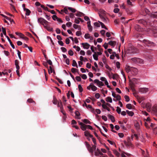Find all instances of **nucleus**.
<instances>
[{
    "instance_id": "nucleus-8",
    "label": "nucleus",
    "mask_w": 157,
    "mask_h": 157,
    "mask_svg": "<svg viewBox=\"0 0 157 157\" xmlns=\"http://www.w3.org/2000/svg\"><path fill=\"white\" fill-rule=\"evenodd\" d=\"M85 143L88 150L90 152L93 153V150H92V148L90 145L86 141H85Z\"/></svg>"
},
{
    "instance_id": "nucleus-45",
    "label": "nucleus",
    "mask_w": 157,
    "mask_h": 157,
    "mask_svg": "<svg viewBox=\"0 0 157 157\" xmlns=\"http://www.w3.org/2000/svg\"><path fill=\"white\" fill-rule=\"evenodd\" d=\"M98 86L100 87V86H104V84L102 82L99 81L98 84Z\"/></svg>"
},
{
    "instance_id": "nucleus-13",
    "label": "nucleus",
    "mask_w": 157,
    "mask_h": 157,
    "mask_svg": "<svg viewBox=\"0 0 157 157\" xmlns=\"http://www.w3.org/2000/svg\"><path fill=\"white\" fill-rule=\"evenodd\" d=\"M81 44L83 46V47L84 48L88 49L89 48L90 45L88 43H82Z\"/></svg>"
},
{
    "instance_id": "nucleus-49",
    "label": "nucleus",
    "mask_w": 157,
    "mask_h": 157,
    "mask_svg": "<svg viewBox=\"0 0 157 157\" xmlns=\"http://www.w3.org/2000/svg\"><path fill=\"white\" fill-rule=\"evenodd\" d=\"M68 8L67 7H65L64 8V12L66 14H69L68 11L67 10Z\"/></svg>"
},
{
    "instance_id": "nucleus-22",
    "label": "nucleus",
    "mask_w": 157,
    "mask_h": 157,
    "mask_svg": "<svg viewBox=\"0 0 157 157\" xmlns=\"http://www.w3.org/2000/svg\"><path fill=\"white\" fill-rule=\"evenodd\" d=\"M108 44L113 46L114 47L116 44V42L115 41H110L109 42Z\"/></svg>"
},
{
    "instance_id": "nucleus-27",
    "label": "nucleus",
    "mask_w": 157,
    "mask_h": 157,
    "mask_svg": "<svg viewBox=\"0 0 157 157\" xmlns=\"http://www.w3.org/2000/svg\"><path fill=\"white\" fill-rule=\"evenodd\" d=\"M151 104L150 103H146L145 105V107L147 108V109H151Z\"/></svg>"
},
{
    "instance_id": "nucleus-43",
    "label": "nucleus",
    "mask_w": 157,
    "mask_h": 157,
    "mask_svg": "<svg viewBox=\"0 0 157 157\" xmlns=\"http://www.w3.org/2000/svg\"><path fill=\"white\" fill-rule=\"evenodd\" d=\"M135 126L136 128L138 129L139 128L140 125L139 123L138 122H136L135 123Z\"/></svg>"
},
{
    "instance_id": "nucleus-33",
    "label": "nucleus",
    "mask_w": 157,
    "mask_h": 157,
    "mask_svg": "<svg viewBox=\"0 0 157 157\" xmlns=\"http://www.w3.org/2000/svg\"><path fill=\"white\" fill-rule=\"evenodd\" d=\"M82 121L85 124H91V122L88 120L85 119L82 120Z\"/></svg>"
},
{
    "instance_id": "nucleus-59",
    "label": "nucleus",
    "mask_w": 157,
    "mask_h": 157,
    "mask_svg": "<svg viewBox=\"0 0 157 157\" xmlns=\"http://www.w3.org/2000/svg\"><path fill=\"white\" fill-rule=\"evenodd\" d=\"M76 35L78 36H79L82 34L81 32L80 31H78L76 32Z\"/></svg>"
},
{
    "instance_id": "nucleus-39",
    "label": "nucleus",
    "mask_w": 157,
    "mask_h": 157,
    "mask_svg": "<svg viewBox=\"0 0 157 157\" xmlns=\"http://www.w3.org/2000/svg\"><path fill=\"white\" fill-rule=\"evenodd\" d=\"M48 72L49 74H50L51 73L53 72V69L52 66L49 67V69H48Z\"/></svg>"
},
{
    "instance_id": "nucleus-7",
    "label": "nucleus",
    "mask_w": 157,
    "mask_h": 157,
    "mask_svg": "<svg viewBox=\"0 0 157 157\" xmlns=\"http://www.w3.org/2000/svg\"><path fill=\"white\" fill-rule=\"evenodd\" d=\"M85 143L88 150L90 152L93 153V150H92V148L90 145L86 141H85Z\"/></svg>"
},
{
    "instance_id": "nucleus-51",
    "label": "nucleus",
    "mask_w": 157,
    "mask_h": 157,
    "mask_svg": "<svg viewBox=\"0 0 157 157\" xmlns=\"http://www.w3.org/2000/svg\"><path fill=\"white\" fill-rule=\"evenodd\" d=\"M117 108L116 111L118 114H120L121 112V109L119 107H117Z\"/></svg>"
},
{
    "instance_id": "nucleus-52",
    "label": "nucleus",
    "mask_w": 157,
    "mask_h": 157,
    "mask_svg": "<svg viewBox=\"0 0 157 157\" xmlns=\"http://www.w3.org/2000/svg\"><path fill=\"white\" fill-rule=\"evenodd\" d=\"M78 70L74 68H72L71 69V72L73 73H75L76 71L77 72Z\"/></svg>"
},
{
    "instance_id": "nucleus-60",
    "label": "nucleus",
    "mask_w": 157,
    "mask_h": 157,
    "mask_svg": "<svg viewBox=\"0 0 157 157\" xmlns=\"http://www.w3.org/2000/svg\"><path fill=\"white\" fill-rule=\"evenodd\" d=\"M11 6L10 8H11V10L13 11H16V10L14 6L12 5H11Z\"/></svg>"
},
{
    "instance_id": "nucleus-62",
    "label": "nucleus",
    "mask_w": 157,
    "mask_h": 157,
    "mask_svg": "<svg viewBox=\"0 0 157 157\" xmlns=\"http://www.w3.org/2000/svg\"><path fill=\"white\" fill-rule=\"evenodd\" d=\"M116 98L118 101H120L121 99V97L119 95H117Z\"/></svg>"
},
{
    "instance_id": "nucleus-26",
    "label": "nucleus",
    "mask_w": 157,
    "mask_h": 157,
    "mask_svg": "<svg viewBox=\"0 0 157 157\" xmlns=\"http://www.w3.org/2000/svg\"><path fill=\"white\" fill-rule=\"evenodd\" d=\"M93 57L94 59L96 60H98V55L97 54L96 52H94V54L93 55Z\"/></svg>"
},
{
    "instance_id": "nucleus-46",
    "label": "nucleus",
    "mask_w": 157,
    "mask_h": 157,
    "mask_svg": "<svg viewBox=\"0 0 157 157\" xmlns=\"http://www.w3.org/2000/svg\"><path fill=\"white\" fill-rule=\"evenodd\" d=\"M147 59L150 62L153 61L152 57L151 56H149L147 57Z\"/></svg>"
},
{
    "instance_id": "nucleus-14",
    "label": "nucleus",
    "mask_w": 157,
    "mask_h": 157,
    "mask_svg": "<svg viewBox=\"0 0 157 157\" xmlns=\"http://www.w3.org/2000/svg\"><path fill=\"white\" fill-rule=\"evenodd\" d=\"M84 135L87 137H92L93 136L90 134L88 131H86L84 132Z\"/></svg>"
},
{
    "instance_id": "nucleus-55",
    "label": "nucleus",
    "mask_w": 157,
    "mask_h": 157,
    "mask_svg": "<svg viewBox=\"0 0 157 157\" xmlns=\"http://www.w3.org/2000/svg\"><path fill=\"white\" fill-rule=\"evenodd\" d=\"M68 54L71 56H72L74 54L73 52L72 51V50H70L68 51Z\"/></svg>"
},
{
    "instance_id": "nucleus-20",
    "label": "nucleus",
    "mask_w": 157,
    "mask_h": 157,
    "mask_svg": "<svg viewBox=\"0 0 157 157\" xmlns=\"http://www.w3.org/2000/svg\"><path fill=\"white\" fill-rule=\"evenodd\" d=\"M57 106L58 107H59L60 108V109H63V105L62 101L60 100L59 101H58V103L57 104Z\"/></svg>"
},
{
    "instance_id": "nucleus-34",
    "label": "nucleus",
    "mask_w": 157,
    "mask_h": 157,
    "mask_svg": "<svg viewBox=\"0 0 157 157\" xmlns=\"http://www.w3.org/2000/svg\"><path fill=\"white\" fill-rule=\"evenodd\" d=\"M53 103L55 105H56L58 103V101H57V100L56 98L55 97H53V100L52 101Z\"/></svg>"
},
{
    "instance_id": "nucleus-3",
    "label": "nucleus",
    "mask_w": 157,
    "mask_h": 157,
    "mask_svg": "<svg viewBox=\"0 0 157 157\" xmlns=\"http://www.w3.org/2000/svg\"><path fill=\"white\" fill-rule=\"evenodd\" d=\"M38 22L44 26V25H47L48 24V22L47 21L41 17L38 19Z\"/></svg>"
},
{
    "instance_id": "nucleus-56",
    "label": "nucleus",
    "mask_w": 157,
    "mask_h": 157,
    "mask_svg": "<svg viewBox=\"0 0 157 157\" xmlns=\"http://www.w3.org/2000/svg\"><path fill=\"white\" fill-rule=\"evenodd\" d=\"M116 65L117 68L119 69L120 68V63L119 62H117L116 63Z\"/></svg>"
},
{
    "instance_id": "nucleus-31",
    "label": "nucleus",
    "mask_w": 157,
    "mask_h": 157,
    "mask_svg": "<svg viewBox=\"0 0 157 157\" xmlns=\"http://www.w3.org/2000/svg\"><path fill=\"white\" fill-rule=\"evenodd\" d=\"M106 101L110 103H112V99L110 97H107L106 98Z\"/></svg>"
},
{
    "instance_id": "nucleus-35",
    "label": "nucleus",
    "mask_w": 157,
    "mask_h": 157,
    "mask_svg": "<svg viewBox=\"0 0 157 157\" xmlns=\"http://www.w3.org/2000/svg\"><path fill=\"white\" fill-rule=\"evenodd\" d=\"M87 127V125L84 124L82 125L81 126V128L82 130L85 131Z\"/></svg>"
},
{
    "instance_id": "nucleus-54",
    "label": "nucleus",
    "mask_w": 157,
    "mask_h": 157,
    "mask_svg": "<svg viewBox=\"0 0 157 157\" xmlns=\"http://www.w3.org/2000/svg\"><path fill=\"white\" fill-rule=\"evenodd\" d=\"M62 51L63 52H67V49L64 47H61L60 48Z\"/></svg>"
},
{
    "instance_id": "nucleus-61",
    "label": "nucleus",
    "mask_w": 157,
    "mask_h": 157,
    "mask_svg": "<svg viewBox=\"0 0 157 157\" xmlns=\"http://www.w3.org/2000/svg\"><path fill=\"white\" fill-rule=\"evenodd\" d=\"M58 18V17H57V16L55 15H53V16L52 17V19L54 21H56V20Z\"/></svg>"
},
{
    "instance_id": "nucleus-63",
    "label": "nucleus",
    "mask_w": 157,
    "mask_h": 157,
    "mask_svg": "<svg viewBox=\"0 0 157 157\" xmlns=\"http://www.w3.org/2000/svg\"><path fill=\"white\" fill-rule=\"evenodd\" d=\"M91 64H90L89 63H87L86 65V67L87 68L89 69L91 68Z\"/></svg>"
},
{
    "instance_id": "nucleus-11",
    "label": "nucleus",
    "mask_w": 157,
    "mask_h": 157,
    "mask_svg": "<svg viewBox=\"0 0 157 157\" xmlns=\"http://www.w3.org/2000/svg\"><path fill=\"white\" fill-rule=\"evenodd\" d=\"M132 67H130L128 65H126L125 67V70L126 72L128 73L130 71H132Z\"/></svg>"
},
{
    "instance_id": "nucleus-36",
    "label": "nucleus",
    "mask_w": 157,
    "mask_h": 157,
    "mask_svg": "<svg viewBox=\"0 0 157 157\" xmlns=\"http://www.w3.org/2000/svg\"><path fill=\"white\" fill-rule=\"evenodd\" d=\"M24 11H26V13H25L26 15L29 16L30 15V14L31 13V11L29 9H27L25 10Z\"/></svg>"
},
{
    "instance_id": "nucleus-5",
    "label": "nucleus",
    "mask_w": 157,
    "mask_h": 157,
    "mask_svg": "<svg viewBox=\"0 0 157 157\" xmlns=\"http://www.w3.org/2000/svg\"><path fill=\"white\" fill-rule=\"evenodd\" d=\"M136 22L138 23L141 24H142L143 25L146 26L147 23L149 22L148 21H145L143 19H141L139 20H137L136 21Z\"/></svg>"
},
{
    "instance_id": "nucleus-58",
    "label": "nucleus",
    "mask_w": 157,
    "mask_h": 157,
    "mask_svg": "<svg viewBox=\"0 0 157 157\" xmlns=\"http://www.w3.org/2000/svg\"><path fill=\"white\" fill-rule=\"evenodd\" d=\"M75 79L77 81H79V82L81 80V77L78 76L76 77Z\"/></svg>"
},
{
    "instance_id": "nucleus-24",
    "label": "nucleus",
    "mask_w": 157,
    "mask_h": 157,
    "mask_svg": "<svg viewBox=\"0 0 157 157\" xmlns=\"http://www.w3.org/2000/svg\"><path fill=\"white\" fill-rule=\"evenodd\" d=\"M77 12V13H76L75 14L77 16L81 17L82 16H84L85 15V14L81 12L78 11Z\"/></svg>"
},
{
    "instance_id": "nucleus-44",
    "label": "nucleus",
    "mask_w": 157,
    "mask_h": 157,
    "mask_svg": "<svg viewBox=\"0 0 157 157\" xmlns=\"http://www.w3.org/2000/svg\"><path fill=\"white\" fill-rule=\"evenodd\" d=\"M126 107L128 109H131L132 108V105L131 104H128L126 105Z\"/></svg>"
},
{
    "instance_id": "nucleus-38",
    "label": "nucleus",
    "mask_w": 157,
    "mask_h": 157,
    "mask_svg": "<svg viewBox=\"0 0 157 157\" xmlns=\"http://www.w3.org/2000/svg\"><path fill=\"white\" fill-rule=\"evenodd\" d=\"M72 66L73 67H76L78 68V66L77 65V63L76 62V61L75 60H73V63L72 64Z\"/></svg>"
},
{
    "instance_id": "nucleus-1",
    "label": "nucleus",
    "mask_w": 157,
    "mask_h": 157,
    "mask_svg": "<svg viewBox=\"0 0 157 157\" xmlns=\"http://www.w3.org/2000/svg\"><path fill=\"white\" fill-rule=\"evenodd\" d=\"M144 10L146 13L148 14L151 17L153 18H157V11L151 13H150L149 10L146 8H144Z\"/></svg>"
},
{
    "instance_id": "nucleus-40",
    "label": "nucleus",
    "mask_w": 157,
    "mask_h": 157,
    "mask_svg": "<svg viewBox=\"0 0 157 157\" xmlns=\"http://www.w3.org/2000/svg\"><path fill=\"white\" fill-rule=\"evenodd\" d=\"M27 101L28 102H29V103H34V104H36V103L35 101H34L33 99L31 98H29L27 100Z\"/></svg>"
},
{
    "instance_id": "nucleus-42",
    "label": "nucleus",
    "mask_w": 157,
    "mask_h": 157,
    "mask_svg": "<svg viewBox=\"0 0 157 157\" xmlns=\"http://www.w3.org/2000/svg\"><path fill=\"white\" fill-rule=\"evenodd\" d=\"M84 105H85L86 106V107L87 108H92V106L91 105H87V104H86V103L85 102H84V104H83V106H84Z\"/></svg>"
},
{
    "instance_id": "nucleus-25",
    "label": "nucleus",
    "mask_w": 157,
    "mask_h": 157,
    "mask_svg": "<svg viewBox=\"0 0 157 157\" xmlns=\"http://www.w3.org/2000/svg\"><path fill=\"white\" fill-rule=\"evenodd\" d=\"M126 112L129 116L131 117L134 114V113L132 111H129L128 110H126Z\"/></svg>"
},
{
    "instance_id": "nucleus-2",
    "label": "nucleus",
    "mask_w": 157,
    "mask_h": 157,
    "mask_svg": "<svg viewBox=\"0 0 157 157\" xmlns=\"http://www.w3.org/2000/svg\"><path fill=\"white\" fill-rule=\"evenodd\" d=\"M131 60L135 63L139 64H143L144 63V61L140 58H133L131 59Z\"/></svg>"
},
{
    "instance_id": "nucleus-9",
    "label": "nucleus",
    "mask_w": 157,
    "mask_h": 157,
    "mask_svg": "<svg viewBox=\"0 0 157 157\" xmlns=\"http://www.w3.org/2000/svg\"><path fill=\"white\" fill-rule=\"evenodd\" d=\"M154 36L157 38V27H153L151 28Z\"/></svg>"
},
{
    "instance_id": "nucleus-4",
    "label": "nucleus",
    "mask_w": 157,
    "mask_h": 157,
    "mask_svg": "<svg viewBox=\"0 0 157 157\" xmlns=\"http://www.w3.org/2000/svg\"><path fill=\"white\" fill-rule=\"evenodd\" d=\"M143 42L147 46H150L154 45V43L153 42L148 40L144 39L143 40Z\"/></svg>"
},
{
    "instance_id": "nucleus-28",
    "label": "nucleus",
    "mask_w": 157,
    "mask_h": 157,
    "mask_svg": "<svg viewBox=\"0 0 157 157\" xmlns=\"http://www.w3.org/2000/svg\"><path fill=\"white\" fill-rule=\"evenodd\" d=\"M68 9L69 10H70L71 12H72V13H75L76 10V9L74 8H72L71 7H67Z\"/></svg>"
},
{
    "instance_id": "nucleus-48",
    "label": "nucleus",
    "mask_w": 157,
    "mask_h": 157,
    "mask_svg": "<svg viewBox=\"0 0 157 157\" xmlns=\"http://www.w3.org/2000/svg\"><path fill=\"white\" fill-rule=\"evenodd\" d=\"M78 88L80 92H81L83 91V88L81 85H79L78 86Z\"/></svg>"
},
{
    "instance_id": "nucleus-18",
    "label": "nucleus",
    "mask_w": 157,
    "mask_h": 157,
    "mask_svg": "<svg viewBox=\"0 0 157 157\" xmlns=\"http://www.w3.org/2000/svg\"><path fill=\"white\" fill-rule=\"evenodd\" d=\"M19 62L17 59H16L15 61V64L16 66V68L17 69H19L20 67L19 65Z\"/></svg>"
},
{
    "instance_id": "nucleus-29",
    "label": "nucleus",
    "mask_w": 157,
    "mask_h": 157,
    "mask_svg": "<svg viewBox=\"0 0 157 157\" xmlns=\"http://www.w3.org/2000/svg\"><path fill=\"white\" fill-rule=\"evenodd\" d=\"M153 111L156 115H157V106H154L153 108Z\"/></svg>"
},
{
    "instance_id": "nucleus-47",
    "label": "nucleus",
    "mask_w": 157,
    "mask_h": 157,
    "mask_svg": "<svg viewBox=\"0 0 157 157\" xmlns=\"http://www.w3.org/2000/svg\"><path fill=\"white\" fill-rule=\"evenodd\" d=\"M124 98L125 99V101L127 102H128L129 101V98L128 96L127 95H125L124 96Z\"/></svg>"
},
{
    "instance_id": "nucleus-30",
    "label": "nucleus",
    "mask_w": 157,
    "mask_h": 157,
    "mask_svg": "<svg viewBox=\"0 0 157 157\" xmlns=\"http://www.w3.org/2000/svg\"><path fill=\"white\" fill-rule=\"evenodd\" d=\"M90 86L91 87V90L94 91H96L97 89V87L94 85L90 84Z\"/></svg>"
},
{
    "instance_id": "nucleus-21",
    "label": "nucleus",
    "mask_w": 157,
    "mask_h": 157,
    "mask_svg": "<svg viewBox=\"0 0 157 157\" xmlns=\"http://www.w3.org/2000/svg\"><path fill=\"white\" fill-rule=\"evenodd\" d=\"M108 117L111 120L112 122H115V118L113 116L110 114H108Z\"/></svg>"
},
{
    "instance_id": "nucleus-23",
    "label": "nucleus",
    "mask_w": 157,
    "mask_h": 157,
    "mask_svg": "<svg viewBox=\"0 0 157 157\" xmlns=\"http://www.w3.org/2000/svg\"><path fill=\"white\" fill-rule=\"evenodd\" d=\"M6 37L7 38L9 42H10V43L11 46L12 47V48L13 49H14L15 46H14V45L12 44V42H11V40L9 38V37L8 36H6Z\"/></svg>"
},
{
    "instance_id": "nucleus-10",
    "label": "nucleus",
    "mask_w": 157,
    "mask_h": 157,
    "mask_svg": "<svg viewBox=\"0 0 157 157\" xmlns=\"http://www.w3.org/2000/svg\"><path fill=\"white\" fill-rule=\"evenodd\" d=\"M140 92L145 94L148 91V88H141L139 89Z\"/></svg>"
},
{
    "instance_id": "nucleus-41",
    "label": "nucleus",
    "mask_w": 157,
    "mask_h": 157,
    "mask_svg": "<svg viewBox=\"0 0 157 157\" xmlns=\"http://www.w3.org/2000/svg\"><path fill=\"white\" fill-rule=\"evenodd\" d=\"M2 32H3V34L6 37V36H7L6 35V29L3 27H2Z\"/></svg>"
},
{
    "instance_id": "nucleus-6",
    "label": "nucleus",
    "mask_w": 157,
    "mask_h": 157,
    "mask_svg": "<svg viewBox=\"0 0 157 157\" xmlns=\"http://www.w3.org/2000/svg\"><path fill=\"white\" fill-rule=\"evenodd\" d=\"M85 143L88 150L90 152L93 153V150H92V148L90 145L86 141H85Z\"/></svg>"
},
{
    "instance_id": "nucleus-37",
    "label": "nucleus",
    "mask_w": 157,
    "mask_h": 157,
    "mask_svg": "<svg viewBox=\"0 0 157 157\" xmlns=\"http://www.w3.org/2000/svg\"><path fill=\"white\" fill-rule=\"evenodd\" d=\"M98 22L101 25V27L102 28H104L105 29H108L106 27L105 25L103 23H102V22L99 21H98Z\"/></svg>"
},
{
    "instance_id": "nucleus-57",
    "label": "nucleus",
    "mask_w": 157,
    "mask_h": 157,
    "mask_svg": "<svg viewBox=\"0 0 157 157\" xmlns=\"http://www.w3.org/2000/svg\"><path fill=\"white\" fill-rule=\"evenodd\" d=\"M75 114L76 116L79 117L80 116V114L79 112L78 111H76L75 112Z\"/></svg>"
},
{
    "instance_id": "nucleus-17",
    "label": "nucleus",
    "mask_w": 157,
    "mask_h": 157,
    "mask_svg": "<svg viewBox=\"0 0 157 157\" xmlns=\"http://www.w3.org/2000/svg\"><path fill=\"white\" fill-rule=\"evenodd\" d=\"M135 30L138 31L140 32L141 31V27L138 25H136L134 27Z\"/></svg>"
},
{
    "instance_id": "nucleus-12",
    "label": "nucleus",
    "mask_w": 157,
    "mask_h": 157,
    "mask_svg": "<svg viewBox=\"0 0 157 157\" xmlns=\"http://www.w3.org/2000/svg\"><path fill=\"white\" fill-rule=\"evenodd\" d=\"M128 52L130 54H135L136 53H137L138 52V49L136 48H132V50L130 51V49L129 50Z\"/></svg>"
},
{
    "instance_id": "nucleus-16",
    "label": "nucleus",
    "mask_w": 157,
    "mask_h": 157,
    "mask_svg": "<svg viewBox=\"0 0 157 157\" xmlns=\"http://www.w3.org/2000/svg\"><path fill=\"white\" fill-rule=\"evenodd\" d=\"M130 86L131 89L133 91H134L135 90V84L133 82H131L130 84Z\"/></svg>"
},
{
    "instance_id": "nucleus-50",
    "label": "nucleus",
    "mask_w": 157,
    "mask_h": 157,
    "mask_svg": "<svg viewBox=\"0 0 157 157\" xmlns=\"http://www.w3.org/2000/svg\"><path fill=\"white\" fill-rule=\"evenodd\" d=\"M126 146H132V144L130 142H128V143H125Z\"/></svg>"
},
{
    "instance_id": "nucleus-53",
    "label": "nucleus",
    "mask_w": 157,
    "mask_h": 157,
    "mask_svg": "<svg viewBox=\"0 0 157 157\" xmlns=\"http://www.w3.org/2000/svg\"><path fill=\"white\" fill-rule=\"evenodd\" d=\"M47 61V63H48L49 64L52 66H53L52 62L50 59H48Z\"/></svg>"
},
{
    "instance_id": "nucleus-64",
    "label": "nucleus",
    "mask_w": 157,
    "mask_h": 157,
    "mask_svg": "<svg viewBox=\"0 0 157 157\" xmlns=\"http://www.w3.org/2000/svg\"><path fill=\"white\" fill-rule=\"evenodd\" d=\"M100 96V94L98 93H96L95 95V98L97 99L99 98Z\"/></svg>"
},
{
    "instance_id": "nucleus-15",
    "label": "nucleus",
    "mask_w": 157,
    "mask_h": 157,
    "mask_svg": "<svg viewBox=\"0 0 157 157\" xmlns=\"http://www.w3.org/2000/svg\"><path fill=\"white\" fill-rule=\"evenodd\" d=\"M137 98L138 101L139 103H140L142 101L144 100L145 99L144 97H140L139 96H137Z\"/></svg>"
},
{
    "instance_id": "nucleus-32",
    "label": "nucleus",
    "mask_w": 157,
    "mask_h": 157,
    "mask_svg": "<svg viewBox=\"0 0 157 157\" xmlns=\"http://www.w3.org/2000/svg\"><path fill=\"white\" fill-rule=\"evenodd\" d=\"M138 70L135 67H132V71H133L134 72V75H136L138 73Z\"/></svg>"
},
{
    "instance_id": "nucleus-19",
    "label": "nucleus",
    "mask_w": 157,
    "mask_h": 157,
    "mask_svg": "<svg viewBox=\"0 0 157 157\" xmlns=\"http://www.w3.org/2000/svg\"><path fill=\"white\" fill-rule=\"evenodd\" d=\"M47 25H44V27L48 31L50 32H53V31L52 28H51L49 26H47Z\"/></svg>"
}]
</instances>
